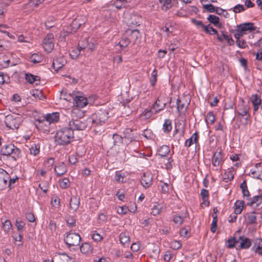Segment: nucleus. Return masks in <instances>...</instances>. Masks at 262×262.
<instances>
[{"label": "nucleus", "instance_id": "f257e3e1", "mask_svg": "<svg viewBox=\"0 0 262 262\" xmlns=\"http://www.w3.org/2000/svg\"><path fill=\"white\" fill-rule=\"evenodd\" d=\"M84 112L77 108L73 109L71 112V119H69L68 127H66L58 130L55 136V140L59 145H67L74 140V131L82 130L84 129L76 128L73 124L76 121H79L78 117L81 118L84 116Z\"/></svg>", "mask_w": 262, "mask_h": 262}, {"label": "nucleus", "instance_id": "f03ea898", "mask_svg": "<svg viewBox=\"0 0 262 262\" xmlns=\"http://www.w3.org/2000/svg\"><path fill=\"white\" fill-rule=\"evenodd\" d=\"M82 117H78L79 121H76L73 125L76 128L84 130L91 127L98 128L103 126L107 121L109 116L106 110H100L86 119Z\"/></svg>", "mask_w": 262, "mask_h": 262}, {"label": "nucleus", "instance_id": "7ed1b4c3", "mask_svg": "<svg viewBox=\"0 0 262 262\" xmlns=\"http://www.w3.org/2000/svg\"><path fill=\"white\" fill-rule=\"evenodd\" d=\"M64 96V94L62 93L61 97L67 101H70L72 99H73V104L75 107L73 108L72 110L75 108H77L79 110V107L83 108L87 104H89V103L92 102L91 99H87V98L82 96H72L69 94L68 96H65V97ZM90 99H91V98ZM80 111L81 110H80Z\"/></svg>", "mask_w": 262, "mask_h": 262}, {"label": "nucleus", "instance_id": "20e7f679", "mask_svg": "<svg viewBox=\"0 0 262 262\" xmlns=\"http://www.w3.org/2000/svg\"><path fill=\"white\" fill-rule=\"evenodd\" d=\"M23 121L22 116L14 114L6 116L5 123L7 127L12 129H17Z\"/></svg>", "mask_w": 262, "mask_h": 262}, {"label": "nucleus", "instance_id": "39448f33", "mask_svg": "<svg viewBox=\"0 0 262 262\" xmlns=\"http://www.w3.org/2000/svg\"><path fill=\"white\" fill-rule=\"evenodd\" d=\"M83 24H84V20L80 21V18L76 17L73 20L70 26L63 27L61 32V36L64 38L70 34L75 32Z\"/></svg>", "mask_w": 262, "mask_h": 262}, {"label": "nucleus", "instance_id": "423d86ee", "mask_svg": "<svg viewBox=\"0 0 262 262\" xmlns=\"http://www.w3.org/2000/svg\"><path fill=\"white\" fill-rule=\"evenodd\" d=\"M81 240V237L78 233L71 231L67 232L66 236L64 238V241L68 248L78 246Z\"/></svg>", "mask_w": 262, "mask_h": 262}, {"label": "nucleus", "instance_id": "0eeeda50", "mask_svg": "<svg viewBox=\"0 0 262 262\" xmlns=\"http://www.w3.org/2000/svg\"><path fill=\"white\" fill-rule=\"evenodd\" d=\"M1 153L4 156L11 155L13 158L16 159L19 157L20 150L14 144H10L3 146Z\"/></svg>", "mask_w": 262, "mask_h": 262}, {"label": "nucleus", "instance_id": "6e6552de", "mask_svg": "<svg viewBox=\"0 0 262 262\" xmlns=\"http://www.w3.org/2000/svg\"><path fill=\"white\" fill-rule=\"evenodd\" d=\"M45 119V120H43L42 121H39V123L37 125L38 128L41 127L42 124H45L46 128H45L44 129L45 130H47L49 128L48 125L50 124L58 121L59 119V113L57 112H55L51 114H48L46 116Z\"/></svg>", "mask_w": 262, "mask_h": 262}, {"label": "nucleus", "instance_id": "1a4fd4ad", "mask_svg": "<svg viewBox=\"0 0 262 262\" xmlns=\"http://www.w3.org/2000/svg\"><path fill=\"white\" fill-rule=\"evenodd\" d=\"M101 16L108 23L110 24L115 23L117 19L116 13L110 7L108 9H104L102 11Z\"/></svg>", "mask_w": 262, "mask_h": 262}, {"label": "nucleus", "instance_id": "9d476101", "mask_svg": "<svg viewBox=\"0 0 262 262\" xmlns=\"http://www.w3.org/2000/svg\"><path fill=\"white\" fill-rule=\"evenodd\" d=\"M54 35L52 33L48 34L45 37L42 46L46 52L50 53L53 49L54 47Z\"/></svg>", "mask_w": 262, "mask_h": 262}, {"label": "nucleus", "instance_id": "9b49d317", "mask_svg": "<svg viewBox=\"0 0 262 262\" xmlns=\"http://www.w3.org/2000/svg\"><path fill=\"white\" fill-rule=\"evenodd\" d=\"M224 161V155L221 149H217L213 154L212 159V164L214 167L221 166Z\"/></svg>", "mask_w": 262, "mask_h": 262}, {"label": "nucleus", "instance_id": "f8f14e48", "mask_svg": "<svg viewBox=\"0 0 262 262\" xmlns=\"http://www.w3.org/2000/svg\"><path fill=\"white\" fill-rule=\"evenodd\" d=\"M249 174L252 178L262 180V163H256L250 169Z\"/></svg>", "mask_w": 262, "mask_h": 262}, {"label": "nucleus", "instance_id": "ddd939ff", "mask_svg": "<svg viewBox=\"0 0 262 262\" xmlns=\"http://www.w3.org/2000/svg\"><path fill=\"white\" fill-rule=\"evenodd\" d=\"M9 174L4 169L0 168V191L7 188Z\"/></svg>", "mask_w": 262, "mask_h": 262}, {"label": "nucleus", "instance_id": "4468645a", "mask_svg": "<svg viewBox=\"0 0 262 262\" xmlns=\"http://www.w3.org/2000/svg\"><path fill=\"white\" fill-rule=\"evenodd\" d=\"M238 163H236L234 164V166H232L225 171L223 177V181L224 182L228 183L233 179L236 168L238 166Z\"/></svg>", "mask_w": 262, "mask_h": 262}, {"label": "nucleus", "instance_id": "2eb2a0df", "mask_svg": "<svg viewBox=\"0 0 262 262\" xmlns=\"http://www.w3.org/2000/svg\"><path fill=\"white\" fill-rule=\"evenodd\" d=\"M257 44L260 50L256 53L254 52L253 54L256 56L255 64L257 66V69L260 70L262 69V37L257 42Z\"/></svg>", "mask_w": 262, "mask_h": 262}, {"label": "nucleus", "instance_id": "dca6fc26", "mask_svg": "<svg viewBox=\"0 0 262 262\" xmlns=\"http://www.w3.org/2000/svg\"><path fill=\"white\" fill-rule=\"evenodd\" d=\"M141 184L145 188H149L152 185V176L149 172L144 173L141 178Z\"/></svg>", "mask_w": 262, "mask_h": 262}, {"label": "nucleus", "instance_id": "f3484780", "mask_svg": "<svg viewBox=\"0 0 262 262\" xmlns=\"http://www.w3.org/2000/svg\"><path fill=\"white\" fill-rule=\"evenodd\" d=\"M189 217L187 210L182 211L181 214H175L172 216L173 222L178 225H181L184 222L185 219Z\"/></svg>", "mask_w": 262, "mask_h": 262}, {"label": "nucleus", "instance_id": "a211bd4d", "mask_svg": "<svg viewBox=\"0 0 262 262\" xmlns=\"http://www.w3.org/2000/svg\"><path fill=\"white\" fill-rule=\"evenodd\" d=\"M130 43V40L129 39L128 36H127L126 34L123 35L120 40L116 45V49L118 51H122L126 48Z\"/></svg>", "mask_w": 262, "mask_h": 262}, {"label": "nucleus", "instance_id": "6ab92c4d", "mask_svg": "<svg viewBox=\"0 0 262 262\" xmlns=\"http://www.w3.org/2000/svg\"><path fill=\"white\" fill-rule=\"evenodd\" d=\"M262 204V195H257L253 196L250 202L247 203V205L253 208H257Z\"/></svg>", "mask_w": 262, "mask_h": 262}, {"label": "nucleus", "instance_id": "aec40b11", "mask_svg": "<svg viewBox=\"0 0 262 262\" xmlns=\"http://www.w3.org/2000/svg\"><path fill=\"white\" fill-rule=\"evenodd\" d=\"M238 242L240 241L239 246L236 248L238 249H248L251 245V242L247 237L240 236L238 237Z\"/></svg>", "mask_w": 262, "mask_h": 262}, {"label": "nucleus", "instance_id": "412c9836", "mask_svg": "<svg viewBox=\"0 0 262 262\" xmlns=\"http://www.w3.org/2000/svg\"><path fill=\"white\" fill-rule=\"evenodd\" d=\"M250 101L253 106V111L256 112L258 110L259 105L262 102L260 97L257 94L253 95L250 98Z\"/></svg>", "mask_w": 262, "mask_h": 262}, {"label": "nucleus", "instance_id": "4be33fe9", "mask_svg": "<svg viewBox=\"0 0 262 262\" xmlns=\"http://www.w3.org/2000/svg\"><path fill=\"white\" fill-rule=\"evenodd\" d=\"M166 106V103L161 102L159 97H158L154 104L152 105L151 108L155 111V114H157L162 110H163Z\"/></svg>", "mask_w": 262, "mask_h": 262}, {"label": "nucleus", "instance_id": "5701e85b", "mask_svg": "<svg viewBox=\"0 0 262 262\" xmlns=\"http://www.w3.org/2000/svg\"><path fill=\"white\" fill-rule=\"evenodd\" d=\"M126 35L127 36H128L130 42L134 43L140 36V32L137 29L133 30H128L126 31Z\"/></svg>", "mask_w": 262, "mask_h": 262}, {"label": "nucleus", "instance_id": "b1692460", "mask_svg": "<svg viewBox=\"0 0 262 262\" xmlns=\"http://www.w3.org/2000/svg\"><path fill=\"white\" fill-rule=\"evenodd\" d=\"M80 250L82 254H90L93 251V247L90 243L85 242L80 246Z\"/></svg>", "mask_w": 262, "mask_h": 262}, {"label": "nucleus", "instance_id": "393cba45", "mask_svg": "<svg viewBox=\"0 0 262 262\" xmlns=\"http://www.w3.org/2000/svg\"><path fill=\"white\" fill-rule=\"evenodd\" d=\"M177 111L180 113H185L189 105V102L186 103L183 102L181 99L178 98L177 100Z\"/></svg>", "mask_w": 262, "mask_h": 262}, {"label": "nucleus", "instance_id": "a878e982", "mask_svg": "<svg viewBox=\"0 0 262 262\" xmlns=\"http://www.w3.org/2000/svg\"><path fill=\"white\" fill-rule=\"evenodd\" d=\"M245 207V203L243 200H236L234 204V213L239 214L242 213Z\"/></svg>", "mask_w": 262, "mask_h": 262}, {"label": "nucleus", "instance_id": "bb28decb", "mask_svg": "<svg viewBox=\"0 0 262 262\" xmlns=\"http://www.w3.org/2000/svg\"><path fill=\"white\" fill-rule=\"evenodd\" d=\"M80 200L76 196H73L70 201V207L73 212L76 211L79 208Z\"/></svg>", "mask_w": 262, "mask_h": 262}, {"label": "nucleus", "instance_id": "cd10ccee", "mask_svg": "<svg viewBox=\"0 0 262 262\" xmlns=\"http://www.w3.org/2000/svg\"><path fill=\"white\" fill-rule=\"evenodd\" d=\"M67 168L64 163L60 164L59 165L55 166L54 167V172L57 177H60L66 173Z\"/></svg>", "mask_w": 262, "mask_h": 262}, {"label": "nucleus", "instance_id": "c85d7f7f", "mask_svg": "<svg viewBox=\"0 0 262 262\" xmlns=\"http://www.w3.org/2000/svg\"><path fill=\"white\" fill-rule=\"evenodd\" d=\"M40 145L38 143H34L29 148L30 155L34 157L38 156L40 154Z\"/></svg>", "mask_w": 262, "mask_h": 262}, {"label": "nucleus", "instance_id": "c756f323", "mask_svg": "<svg viewBox=\"0 0 262 262\" xmlns=\"http://www.w3.org/2000/svg\"><path fill=\"white\" fill-rule=\"evenodd\" d=\"M163 205L161 204H155L152 205L150 209V214L156 216L161 212L163 209Z\"/></svg>", "mask_w": 262, "mask_h": 262}, {"label": "nucleus", "instance_id": "7c9ffc66", "mask_svg": "<svg viewBox=\"0 0 262 262\" xmlns=\"http://www.w3.org/2000/svg\"><path fill=\"white\" fill-rule=\"evenodd\" d=\"M158 155L161 157H166L170 152V147L167 145H162L158 149Z\"/></svg>", "mask_w": 262, "mask_h": 262}, {"label": "nucleus", "instance_id": "2f4dec72", "mask_svg": "<svg viewBox=\"0 0 262 262\" xmlns=\"http://www.w3.org/2000/svg\"><path fill=\"white\" fill-rule=\"evenodd\" d=\"M241 31L246 34L247 31H251L253 29V23H249L240 25L237 27Z\"/></svg>", "mask_w": 262, "mask_h": 262}, {"label": "nucleus", "instance_id": "473e14b6", "mask_svg": "<svg viewBox=\"0 0 262 262\" xmlns=\"http://www.w3.org/2000/svg\"><path fill=\"white\" fill-rule=\"evenodd\" d=\"M115 180L118 183H124L126 182V175L121 171H116L114 176Z\"/></svg>", "mask_w": 262, "mask_h": 262}, {"label": "nucleus", "instance_id": "72a5a7b5", "mask_svg": "<svg viewBox=\"0 0 262 262\" xmlns=\"http://www.w3.org/2000/svg\"><path fill=\"white\" fill-rule=\"evenodd\" d=\"M19 180V178L14 175L12 177L9 175V179L8 181V186L7 187L10 190L13 188H14L16 185V183H18Z\"/></svg>", "mask_w": 262, "mask_h": 262}, {"label": "nucleus", "instance_id": "f704fd0d", "mask_svg": "<svg viewBox=\"0 0 262 262\" xmlns=\"http://www.w3.org/2000/svg\"><path fill=\"white\" fill-rule=\"evenodd\" d=\"M64 64V60L61 58L54 59L52 62V67L55 71L61 68Z\"/></svg>", "mask_w": 262, "mask_h": 262}, {"label": "nucleus", "instance_id": "c9c22d12", "mask_svg": "<svg viewBox=\"0 0 262 262\" xmlns=\"http://www.w3.org/2000/svg\"><path fill=\"white\" fill-rule=\"evenodd\" d=\"M240 188L244 198H246L247 200L249 199L250 196V192L248 189L246 181H244L240 185Z\"/></svg>", "mask_w": 262, "mask_h": 262}, {"label": "nucleus", "instance_id": "e433bc0d", "mask_svg": "<svg viewBox=\"0 0 262 262\" xmlns=\"http://www.w3.org/2000/svg\"><path fill=\"white\" fill-rule=\"evenodd\" d=\"M198 135L197 132H195L192 134L191 137L186 140L185 142V145L186 147H190L193 143H195L198 141Z\"/></svg>", "mask_w": 262, "mask_h": 262}, {"label": "nucleus", "instance_id": "4c0bfd02", "mask_svg": "<svg viewBox=\"0 0 262 262\" xmlns=\"http://www.w3.org/2000/svg\"><path fill=\"white\" fill-rule=\"evenodd\" d=\"M90 236L96 243L100 242L103 239V236L95 230L91 231Z\"/></svg>", "mask_w": 262, "mask_h": 262}, {"label": "nucleus", "instance_id": "58836bf2", "mask_svg": "<svg viewBox=\"0 0 262 262\" xmlns=\"http://www.w3.org/2000/svg\"><path fill=\"white\" fill-rule=\"evenodd\" d=\"M238 243V237H235V235L229 238L226 242V247L231 249L234 248L236 244Z\"/></svg>", "mask_w": 262, "mask_h": 262}, {"label": "nucleus", "instance_id": "ea45409f", "mask_svg": "<svg viewBox=\"0 0 262 262\" xmlns=\"http://www.w3.org/2000/svg\"><path fill=\"white\" fill-rule=\"evenodd\" d=\"M253 248L256 253L262 255V239H256Z\"/></svg>", "mask_w": 262, "mask_h": 262}, {"label": "nucleus", "instance_id": "a19ab883", "mask_svg": "<svg viewBox=\"0 0 262 262\" xmlns=\"http://www.w3.org/2000/svg\"><path fill=\"white\" fill-rule=\"evenodd\" d=\"M43 59V56L40 53H34L30 57V61L34 63L41 62Z\"/></svg>", "mask_w": 262, "mask_h": 262}, {"label": "nucleus", "instance_id": "79ce46f5", "mask_svg": "<svg viewBox=\"0 0 262 262\" xmlns=\"http://www.w3.org/2000/svg\"><path fill=\"white\" fill-rule=\"evenodd\" d=\"M15 225L16 227L17 230L20 233L23 231V229L26 226V223L20 218L18 217L15 220Z\"/></svg>", "mask_w": 262, "mask_h": 262}, {"label": "nucleus", "instance_id": "37998d69", "mask_svg": "<svg viewBox=\"0 0 262 262\" xmlns=\"http://www.w3.org/2000/svg\"><path fill=\"white\" fill-rule=\"evenodd\" d=\"M124 2L125 1H114V3L110 5V7L115 12V9L119 10L124 7ZM125 2H127V1H125Z\"/></svg>", "mask_w": 262, "mask_h": 262}, {"label": "nucleus", "instance_id": "c03bdc74", "mask_svg": "<svg viewBox=\"0 0 262 262\" xmlns=\"http://www.w3.org/2000/svg\"><path fill=\"white\" fill-rule=\"evenodd\" d=\"M10 63V59L7 55H3L0 57V67L2 68H7Z\"/></svg>", "mask_w": 262, "mask_h": 262}, {"label": "nucleus", "instance_id": "a18cd8bd", "mask_svg": "<svg viewBox=\"0 0 262 262\" xmlns=\"http://www.w3.org/2000/svg\"><path fill=\"white\" fill-rule=\"evenodd\" d=\"M207 19L210 23L213 24L215 27H219L221 26L219 22V17L214 15H209Z\"/></svg>", "mask_w": 262, "mask_h": 262}, {"label": "nucleus", "instance_id": "49530a36", "mask_svg": "<svg viewBox=\"0 0 262 262\" xmlns=\"http://www.w3.org/2000/svg\"><path fill=\"white\" fill-rule=\"evenodd\" d=\"M172 129L171 121L170 119H165L162 129L164 133H169Z\"/></svg>", "mask_w": 262, "mask_h": 262}, {"label": "nucleus", "instance_id": "de8ad7c7", "mask_svg": "<svg viewBox=\"0 0 262 262\" xmlns=\"http://www.w3.org/2000/svg\"><path fill=\"white\" fill-rule=\"evenodd\" d=\"M58 183L60 187L62 189L68 188L70 185V181L68 178L60 179L58 180Z\"/></svg>", "mask_w": 262, "mask_h": 262}, {"label": "nucleus", "instance_id": "09e8293b", "mask_svg": "<svg viewBox=\"0 0 262 262\" xmlns=\"http://www.w3.org/2000/svg\"><path fill=\"white\" fill-rule=\"evenodd\" d=\"M119 239L122 245H125L129 243L130 238L127 233L126 232H122L120 234Z\"/></svg>", "mask_w": 262, "mask_h": 262}, {"label": "nucleus", "instance_id": "8fccbe9b", "mask_svg": "<svg viewBox=\"0 0 262 262\" xmlns=\"http://www.w3.org/2000/svg\"><path fill=\"white\" fill-rule=\"evenodd\" d=\"M30 94L34 96L36 98H38L40 100L43 99L45 96L41 90L35 89L30 91Z\"/></svg>", "mask_w": 262, "mask_h": 262}, {"label": "nucleus", "instance_id": "3c124183", "mask_svg": "<svg viewBox=\"0 0 262 262\" xmlns=\"http://www.w3.org/2000/svg\"><path fill=\"white\" fill-rule=\"evenodd\" d=\"M158 6H160L162 10L166 11L171 7V1H159Z\"/></svg>", "mask_w": 262, "mask_h": 262}, {"label": "nucleus", "instance_id": "603ef678", "mask_svg": "<svg viewBox=\"0 0 262 262\" xmlns=\"http://www.w3.org/2000/svg\"><path fill=\"white\" fill-rule=\"evenodd\" d=\"M215 120V115L212 112H208L205 117V121L207 124L210 123L212 124L214 123Z\"/></svg>", "mask_w": 262, "mask_h": 262}, {"label": "nucleus", "instance_id": "864d4df0", "mask_svg": "<svg viewBox=\"0 0 262 262\" xmlns=\"http://www.w3.org/2000/svg\"><path fill=\"white\" fill-rule=\"evenodd\" d=\"M55 161L53 158H49L45 160L43 162L44 167L45 168L50 170L54 165Z\"/></svg>", "mask_w": 262, "mask_h": 262}, {"label": "nucleus", "instance_id": "5fc2aeb1", "mask_svg": "<svg viewBox=\"0 0 262 262\" xmlns=\"http://www.w3.org/2000/svg\"><path fill=\"white\" fill-rule=\"evenodd\" d=\"M12 224L9 220H5V222L3 223V228L4 231L7 234H8L9 232V231L12 228Z\"/></svg>", "mask_w": 262, "mask_h": 262}, {"label": "nucleus", "instance_id": "6e6d98bb", "mask_svg": "<svg viewBox=\"0 0 262 262\" xmlns=\"http://www.w3.org/2000/svg\"><path fill=\"white\" fill-rule=\"evenodd\" d=\"M206 33L209 35L217 34V31L209 24L206 25L203 30Z\"/></svg>", "mask_w": 262, "mask_h": 262}, {"label": "nucleus", "instance_id": "4d7b16f0", "mask_svg": "<svg viewBox=\"0 0 262 262\" xmlns=\"http://www.w3.org/2000/svg\"><path fill=\"white\" fill-rule=\"evenodd\" d=\"M191 22L198 29H201L202 30H203L205 26L203 24V21L201 20H197L195 18H191Z\"/></svg>", "mask_w": 262, "mask_h": 262}, {"label": "nucleus", "instance_id": "13d9d810", "mask_svg": "<svg viewBox=\"0 0 262 262\" xmlns=\"http://www.w3.org/2000/svg\"><path fill=\"white\" fill-rule=\"evenodd\" d=\"M58 254L61 256L60 258L63 262H75L74 258L66 253H59Z\"/></svg>", "mask_w": 262, "mask_h": 262}, {"label": "nucleus", "instance_id": "bf43d9fd", "mask_svg": "<svg viewBox=\"0 0 262 262\" xmlns=\"http://www.w3.org/2000/svg\"><path fill=\"white\" fill-rule=\"evenodd\" d=\"M249 111V108L246 105H239L237 110L238 114L244 116L246 115Z\"/></svg>", "mask_w": 262, "mask_h": 262}, {"label": "nucleus", "instance_id": "052dcab7", "mask_svg": "<svg viewBox=\"0 0 262 262\" xmlns=\"http://www.w3.org/2000/svg\"><path fill=\"white\" fill-rule=\"evenodd\" d=\"M155 111L151 108L150 110L145 109L141 114L142 116L145 119L150 118L152 115H155Z\"/></svg>", "mask_w": 262, "mask_h": 262}, {"label": "nucleus", "instance_id": "680f3d73", "mask_svg": "<svg viewBox=\"0 0 262 262\" xmlns=\"http://www.w3.org/2000/svg\"><path fill=\"white\" fill-rule=\"evenodd\" d=\"M9 5L5 1H0V18L3 16L4 13L7 11V8Z\"/></svg>", "mask_w": 262, "mask_h": 262}, {"label": "nucleus", "instance_id": "e2e57ef3", "mask_svg": "<svg viewBox=\"0 0 262 262\" xmlns=\"http://www.w3.org/2000/svg\"><path fill=\"white\" fill-rule=\"evenodd\" d=\"M51 204L55 208H59L60 206V199L57 196H54L51 199Z\"/></svg>", "mask_w": 262, "mask_h": 262}, {"label": "nucleus", "instance_id": "0e129e2a", "mask_svg": "<svg viewBox=\"0 0 262 262\" xmlns=\"http://www.w3.org/2000/svg\"><path fill=\"white\" fill-rule=\"evenodd\" d=\"M81 51V50L77 48V49L72 50L70 52V55L73 59H76L80 55Z\"/></svg>", "mask_w": 262, "mask_h": 262}, {"label": "nucleus", "instance_id": "69168bd1", "mask_svg": "<svg viewBox=\"0 0 262 262\" xmlns=\"http://www.w3.org/2000/svg\"><path fill=\"white\" fill-rule=\"evenodd\" d=\"M88 42L89 41L87 40L86 37L84 40H79L78 45V48L82 51V50L86 48L88 45Z\"/></svg>", "mask_w": 262, "mask_h": 262}, {"label": "nucleus", "instance_id": "338daca9", "mask_svg": "<svg viewBox=\"0 0 262 262\" xmlns=\"http://www.w3.org/2000/svg\"><path fill=\"white\" fill-rule=\"evenodd\" d=\"M151 78L150 80V84L152 86H154L157 82V71L154 69L151 74Z\"/></svg>", "mask_w": 262, "mask_h": 262}, {"label": "nucleus", "instance_id": "774afa93", "mask_svg": "<svg viewBox=\"0 0 262 262\" xmlns=\"http://www.w3.org/2000/svg\"><path fill=\"white\" fill-rule=\"evenodd\" d=\"M231 10H233V12L236 13H239L245 10V7L243 5L237 4L232 8Z\"/></svg>", "mask_w": 262, "mask_h": 262}]
</instances>
